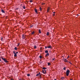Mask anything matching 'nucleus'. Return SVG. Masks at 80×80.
<instances>
[{
    "mask_svg": "<svg viewBox=\"0 0 80 80\" xmlns=\"http://www.w3.org/2000/svg\"><path fill=\"white\" fill-rule=\"evenodd\" d=\"M70 72V70H68L66 71V75L67 76H68L69 75V73Z\"/></svg>",
    "mask_w": 80,
    "mask_h": 80,
    "instance_id": "1",
    "label": "nucleus"
},
{
    "mask_svg": "<svg viewBox=\"0 0 80 80\" xmlns=\"http://www.w3.org/2000/svg\"><path fill=\"white\" fill-rule=\"evenodd\" d=\"M22 39H24V38H25V35L23 34L22 35Z\"/></svg>",
    "mask_w": 80,
    "mask_h": 80,
    "instance_id": "2",
    "label": "nucleus"
},
{
    "mask_svg": "<svg viewBox=\"0 0 80 80\" xmlns=\"http://www.w3.org/2000/svg\"><path fill=\"white\" fill-rule=\"evenodd\" d=\"M3 61H4L6 63H8V61H7V60L5 59H4Z\"/></svg>",
    "mask_w": 80,
    "mask_h": 80,
    "instance_id": "3",
    "label": "nucleus"
},
{
    "mask_svg": "<svg viewBox=\"0 0 80 80\" xmlns=\"http://www.w3.org/2000/svg\"><path fill=\"white\" fill-rule=\"evenodd\" d=\"M42 73H46V70H42Z\"/></svg>",
    "mask_w": 80,
    "mask_h": 80,
    "instance_id": "4",
    "label": "nucleus"
},
{
    "mask_svg": "<svg viewBox=\"0 0 80 80\" xmlns=\"http://www.w3.org/2000/svg\"><path fill=\"white\" fill-rule=\"evenodd\" d=\"M48 48H52V46H49L48 47Z\"/></svg>",
    "mask_w": 80,
    "mask_h": 80,
    "instance_id": "5",
    "label": "nucleus"
},
{
    "mask_svg": "<svg viewBox=\"0 0 80 80\" xmlns=\"http://www.w3.org/2000/svg\"><path fill=\"white\" fill-rule=\"evenodd\" d=\"M40 72H39V73L38 74H37L36 75V77H37V76H39V75H40Z\"/></svg>",
    "mask_w": 80,
    "mask_h": 80,
    "instance_id": "6",
    "label": "nucleus"
},
{
    "mask_svg": "<svg viewBox=\"0 0 80 80\" xmlns=\"http://www.w3.org/2000/svg\"><path fill=\"white\" fill-rule=\"evenodd\" d=\"M48 55H49V54L48 53L46 54L45 57H47L48 56Z\"/></svg>",
    "mask_w": 80,
    "mask_h": 80,
    "instance_id": "7",
    "label": "nucleus"
},
{
    "mask_svg": "<svg viewBox=\"0 0 80 80\" xmlns=\"http://www.w3.org/2000/svg\"><path fill=\"white\" fill-rule=\"evenodd\" d=\"M34 10L36 12V13H37V9H35Z\"/></svg>",
    "mask_w": 80,
    "mask_h": 80,
    "instance_id": "8",
    "label": "nucleus"
},
{
    "mask_svg": "<svg viewBox=\"0 0 80 80\" xmlns=\"http://www.w3.org/2000/svg\"><path fill=\"white\" fill-rule=\"evenodd\" d=\"M49 10H50V8H49H49H48L47 12H49Z\"/></svg>",
    "mask_w": 80,
    "mask_h": 80,
    "instance_id": "9",
    "label": "nucleus"
},
{
    "mask_svg": "<svg viewBox=\"0 0 80 80\" xmlns=\"http://www.w3.org/2000/svg\"><path fill=\"white\" fill-rule=\"evenodd\" d=\"M48 50H46L45 51V53H48Z\"/></svg>",
    "mask_w": 80,
    "mask_h": 80,
    "instance_id": "10",
    "label": "nucleus"
},
{
    "mask_svg": "<svg viewBox=\"0 0 80 80\" xmlns=\"http://www.w3.org/2000/svg\"><path fill=\"white\" fill-rule=\"evenodd\" d=\"M1 11L2 13H5V11L3 9H2Z\"/></svg>",
    "mask_w": 80,
    "mask_h": 80,
    "instance_id": "11",
    "label": "nucleus"
},
{
    "mask_svg": "<svg viewBox=\"0 0 80 80\" xmlns=\"http://www.w3.org/2000/svg\"><path fill=\"white\" fill-rule=\"evenodd\" d=\"M34 33H35V32L33 31V32H32V35H33V34H34Z\"/></svg>",
    "mask_w": 80,
    "mask_h": 80,
    "instance_id": "12",
    "label": "nucleus"
},
{
    "mask_svg": "<svg viewBox=\"0 0 80 80\" xmlns=\"http://www.w3.org/2000/svg\"><path fill=\"white\" fill-rule=\"evenodd\" d=\"M47 35H48V36L49 35V32H47Z\"/></svg>",
    "mask_w": 80,
    "mask_h": 80,
    "instance_id": "13",
    "label": "nucleus"
},
{
    "mask_svg": "<svg viewBox=\"0 0 80 80\" xmlns=\"http://www.w3.org/2000/svg\"><path fill=\"white\" fill-rule=\"evenodd\" d=\"M63 60L65 62H68V61L67 60H65V59H64Z\"/></svg>",
    "mask_w": 80,
    "mask_h": 80,
    "instance_id": "14",
    "label": "nucleus"
},
{
    "mask_svg": "<svg viewBox=\"0 0 80 80\" xmlns=\"http://www.w3.org/2000/svg\"><path fill=\"white\" fill-rule=\"evenodd\" d=\"M39 33H41V30H40V29L39 30Z\"/></svg>",
    "mask_w": 80,
    "mask_h": 80,
    "instance_id": "15",
    "label": "nucleus"
},
{
    "mask_svg": "<svg viewBox=\"0 0 80 80\" xmlns=\"http://www.w3.org/2000/svg\"><path fill=\"white\" fill-rule=\"evenodd\" d=\"M14 56L15 57H17V54L16 53L14 54Z\"/></svg>",
    "mask_w": 80,
    "mask_h": 80,
    "instance_id": "16",
    "label": "nucleus"
},
{
    "mask_svg": "<svg viewBox=\"0 0 80 80\" xmlns=\"http://www.w3.org/2000/svg\"><path fill=\"white\" fill-rule=\"evenodd\" d=\"M42 69H43V70H46V69H47V68H43Z\"/></svg>",
    "mask_w": 80,
    "mask_h": 80,
    "instance_id": "17",
    "label": "nucleus"
},
{
    "mask_svg": "<svg viewBox=\"0 0 80 80\" xmlns=\"http://www.w3.org/2000/svg\"><path fill=\"white\" fill-rule=\"evenodd\" d=\"M1 58L2 59V60H4L5 59V58H3L1 57Z\"/></svg>",
    "mask_w": 80,
    "mask_h": 80,
    "instance_id": "18",
    "label": "nucleus"
},
{
    "mask_svg": "<svg viewBox=\"0 0 80 80\" xmlns=\"http://www.w3.org/2000/svg\"><path fill=\"white\" fill-rule=\"evenodd\" d=\"M14 50H17V48L15 47V48H14Z\"/></svg>",
    "mask_w": 80,
    "mask_h": 80,
    "instance_id": "19",
    "label": "nucleus"
},
{
    "mask_svg": "<svg viewBox=\"0 0 80 80\" xmlns=\"http://www.w3.org/2000/svg\"><path fill=\"white\" fill-rule=\"evenodd\" d=\"M34 48H37V46H36V45H35L34 46Z\"/></svg>",
    "mask_w": 80,
    "mask_h": 80,
    "instance_id": "20",
    "label": "nucleus"
},
{
    "mask_svg": "<svg viewBox=\"0 0 80 80\" xmlns=\"http://www.w3.org/2000/svg\"><path fill=\"white\" fill-rule=\"evenodd\" d=\"M39 9H40V11H42V8L41 7H40Z\"/></svg>",
    "mask_w": 80,
    "mask_h": 80,
    "instance_id": "21",
    "label": "nucleus"
},
{
    "mask_svg": "<svg viewBox=\"0 0 80 80\" xmlns=\"http://www.w3.org/2000/svg\"><path fill=\"white\" fill-rule=\"evenodd\" d=\"M48 63V65L49 66L50 65V62Z\"/></svg>",
    "mask_w": 80,
    "mask_h": 80,
    "instance_id": "22",
    "label": "nucleus"
},
{
    "mask_svg": "<svg viewBox=\"0 0 80 80\" xmlns=\"http://www.w3.org/2000/svg\"><path fill=\"white\" fill-rule=\"evenodd\" d=\"M33 26L32 25L30 26V28H32V27H33Z\"/></svg>",
    "mask_w": 80,
    "mask_h": 80,
    "instance_id": "23",
    "label": "nucleus"
},
{
    "mask_svg": "<svg viewBox=\"0 0 80 80\" xmlns=\"http://www.w3.org/2000/svg\"><path fill=\"white\" fill-rule=\"evenodd\" d=\"M22 8H23L24 9H25V6H23Z\"/></svg>",
    "mask_w": 80,
    "mask_h": 80,
    "instance_id": "24",
    "label": "nucleus"
},
{
    "mask_svg": "<svg viewBox=\"0 0 80 80\" xmlns=\"http://www.w3.org/2000/svg\"><path fill=\"white\" fill-rule=\"evenodd\" d=\"M19 45H20V43H18L17 45L18 47V46H19Z\"/></svg>",
    "mask_w": 80,
    "mask_h": 80,
    "instance_id": "25",
    "label": "nucleus"
},
{
    "mask_svg": "<svg viewBox=\"0 0 80 80\" xmlns=\"http://www.w3.org/2000/svg\"><path fill=\"white\" fill-rule=\"evenodd\" d=\"M39 58H42V57L41 56H39Z\"/></svg>",
    "mask_w": 80,
    "mask_h": 80,
    "instance_id": "26",
    "label": "nucleus"
},
{
    "mask_svg": "<svg viewBox=\"0 0 80 80\" xmlns=\"http://www.w3.org/2000/svg\"><path fill=\"white\" fill-rule=\"evenodd\" d=\"M63 70H66V68L65 67L64 68Z\"/></svg>",
    "mask_w": 80,
    "mask_h": 80,
    "instance_id": "27",
    "label": "nucleus"
},
{
    "mask_svg": "<svg viewBox=\"0 0 80 80\" xmlns=\"http://www.w3.org/2000/svg\"><path fill=\"white\" fill-rule=\"evenodd\" d=\"M62 78V80H63V79H65V78H64V77H62V78Z\"/></svg>",
    "mask_w": 80,
    "mask_h": 80,
    "instance_id": "28",
    "label": "nucleus"
},
{
    "mask_svg": "<svg viewBox=\"0 0 80 80\" xmlns=\"http://www.w3.org/2000/svg\"><path fill=\"white\" fill-rule=\"evenodd\" d=\"M30 75L29 74H27V76H28V77H29V76H30Z\"/></svg>",
    "mask_w": 80,
    "mask_h": 80,
    "instance_id": "29",
    "label": "nucleus"
},
{
    "mask_svg": "<svg viewBox=\"0 0 80 80\" xmlns=\"http://www.w3.org/2000/svg\"><path fill=\"white\" fill-rule=\"evenodd\" d=\"M42 5H45V3H42Z\"/></svg>",
    "mask_w": 80,
    "mask_h": 80,
    "instance_id": "30",
    "label": "nucleus"
},
{
    "mask_svg": "<svg viewBox=\"0 0 80 80\" xmlns=\"http://www.w3.org/2000/svg\"><path fill=\"white\" fill-rule=\"evenodd\" d=\"M1 41H3V38H1Z\"/></svg>",
    "mask_w": 80,
    "mask_h": 80,
    "instance_id": "31",
    "label": "nucleus"
},
{
    "mask_svg": "<svg viewBox=\"0 0 80 80\" xmlns=\"http://www.w3.org/2000/svg\"><path fill=\"white\" fill-rule=\"evenodd\" d=\"M30 2H32V0H30Z\"/></svg>",
    "mask_w": 80,
    "mask_h": 80,
    "instance_id": "32",
    "label": "nucleus"
},
{
    "mask_svg": "<svg viewBox=\"0 0 80 80\" xmlns=\"http://www.w3.org/2000/svg\"><path fill=\"white\" fill-rule=\"evenodd\" d=\"M13 52H14L13 53H14V54H15V53H16L15 52V51H13Z\"/></svg>",
    "mask_w": 80,
    "mask_h": 80,
    "instance_id": "33",
    "label": "nucleus"
},
{
    "mask_svg": "<svg viewBox=\"0 0 80 80\" xmlns=\"http://www.w3.org/2000/svg\"><path fill=\"white\" fill-rule=\"evenodd\" d=\"M48 48V47H45V48Z\"/></svg>",
    "mask_w": 80,
    "mask_h": 80,
    "instance_id": "34",
    "label": "nucleus"
},
{
    "mask_svg": "<svg viewBox=\"0 0 80 80\" xmlns=\"http://www.w3.org/2000/svg\"><path fill=\"white\" fill-rule=\"evenodd\" d=\"M55 60V58H53L52 59V60Z\"/></svg>",
    "mask_w": 80,
    "mask_h": 80,
    "instance_id": "35",
    "label": "nucleus"
},
{
    "mask_svg": "<svg viewBox=\"0 0 80 80\" xmlns=\"http://www.w3.org/2000/svg\"><path fill=\"white\" fill-rule=\"evenodd\" d=\"M18 8H16L15 9V10H18Z\"/></svg>",
    "mask_w": 80,
    "mask_h": 80,
    "instance_id": "36",
    "label": "nucleus"
},
{
    "mask_svg": "<svg viewBox=\"0 0 80 80\" xmlns=\"http://www.w3.org/2000/svg\"><path fill=\"white\" fill-rule=\"evenodd\" d=\"M53 16H55V14H53Z\"/></svg>",
    "mask_w": 80,
    "mask_h": 80,
    "instance_id": "37",
    "label": "nucleus"
},
{
    "mask_svg": "<svg viewBox=\"0 0 80 80\" xmlns=\"http://www.w3.org/2000/svg\"><path fill=\"white\" fill-rule=\"evenodd\" d=\"M69 63H70V64H72V63L70 62H69Z\"/></svg>",
    "mask_w": 80,
    "mask_h": 80,
    "instance_id": "38",
    "label": "nucleus"
},
{
    "mask_svg": "<svg viewBox=\"0 0 80 80\" xmlns=\"http://www.w3.org/2000/svg\"><path fill=\"white\" fill-rule=\"evenodd\" d=\"M69 58V56H68V58Z\"/></svg>",
    "mask_w": 80,
    "mask_h": 80,
    "instance_id": "39",
    "label": "nucleus"
},
{
    "mask_svg": "<svg viewBox=\"0 0 80 80\" xmlns=\"http://www.w3.org/2000/svg\"><path fill=\"white\" fill-rule=\"evenodd\" d=\"M53 13H55V12H53Z\"/></svg>",
    "mask_w": 80,
    "mask_h": 80,
    "instance_id": "40",
    "label": "nucleus"
},
{
    "mask_svg": "<svg viewBox=\"0 0 80 80\" xmlns=\"http://www.w3.org/2000/svg\"><path fill=\"white\" fill-rule=\"evenodd\" d=\"M18 53V52H17L16 53V54H17Z\"/></svg>",
    "mask_w": 80,
    "mask_h": 80,
    "instance_id": "41",
    "label": "nucleus"
},
{
    "mask_svg": "<svg viewBox=\"0 0 80 80\" xmlns=\"http://www.w3.org/2000/svg\"><path fill=\"white\" fill-rule=\"evenodd\" d=\"M1 61V58H0V62Z\"/></svg>",
    "mask_w": 80,
    "mask_h": 80,
    "instance_id": "42",
    "label": "nucleus"
},
{
    "mask_svg": "<svg viewBox=\"0 0 80 80\" xmlns=\"http://www.w3.org/2000/svg\"><path fill=\"white\" fill-rule=\"evenodd\" d=\"M64 60H67V59H64Z\"/></svg>",
    "mask_w": 80,
    "mask_h": 80,
    "instance_id": "43",
    "label": "nucleus"
},
{
    "mask_svg": "<svg viewBox=\"0 0 80 80\" xmlns=\"http://www.w3.org/2000/svg\"><path fill=\"white\" fill-rule=\"evenodd\" d=\"M77 16H78V14H77Z\"/></svg>",
    "mask_w": 80,
    "mask_h": 80,
    "instance_id": "44",
    "label": "nucleus"
},
{
    "mask_svg": "<svg viewBox=\"0 0 80 80\" xmlns=\"http://www.w3.org/2000/svg\"><path fill=\"white\" fill-rule=\"evenodd\" d=\"M42 48H41L40 49H42Z\"/></svg>",
    "mask_w": 80,
    "mask_h": 80,
    "instance_id": "45",
    "label": "nucleus"
},
{
    "mask_svg": "<svg viewBox=\"0 0 80 80\" xmlns=\"http://www.w3.org/2000/svg\"><path fill=\"white\" fill-rule=\"evenodd\" d=\"M70 80H72V79H71Z\"/></svg>",
    "mask_w": 80,
    "mask_h": 80,
    "instance_id": "46",
    "label": "nucleus"
},
{
    "mask_svg": "<svg viewBox=\"0 0 80 80\" xmlns=\"http://www.w3.org/2000/svg\"><path fill=\"white\" fill-rule=\"evenodd\" d=\"M13 80V79H12L11 80Z\"/></svg>",
    "mask_w": 80,
    "mask_h": 80,
    "instance_id": "47",
    "label": "nucleus"
},
{
    "mask_svg": "<svg viewBox=\"0 0 80 80\" xmlns=\"http://www.w3.org/2000/svg\"><path fill=\"white\" fill-rule=\"evenodd\" d=\"M40 76H41V75H40Z\"/></svg>",
    "mask_w": 80,
    "mask_h": 80,
    "instance_id": "48",
    "label": "nucleus"
},
{
    "mask_svg": "<svg viewBox=\"0 0 80 80\" xmlns=\"http://www.w3.org/2000/svg\"><path fill=\"white\" fill-rule=\"evenodd\" d=\"M19 80H22L21 79H20Z\"/></svg>",
    "mask_w": 80,
    "mask_h": 80,
    "instance_id": "49",
    "label": "nucleus"
},
{
    "mask_svg": "<svg viewBox=\"0 0 80 80\" xmlns=\"http://www.w3.org/2000/svg\"><path fill=\"white\" fill-rule=\"evenodd\" d=\"M49 52H50V51H49Z\"/></svg>",
    "mask_w": 80,
    "mask_h": 80,
    "instance_id": "50",
    "label": "nucleus"
}]
</instances>
